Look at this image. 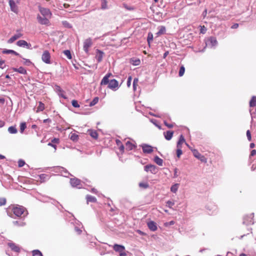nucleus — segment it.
Instances as JSON below:
<instances>
[{
  "label": "nucleus",
  "mask_w": 256,
  "mask_h": 256,
  "mask_svg": "<svg viewBox=\"0 0 256 256\" xmlns=\"http://www.w3.org/2000/svg\"><path fill=\"white\" fill-rule=\"evenodd\" d=\"M26 122H22L20 124V132L22 133L26 128Z\"/></svg>",
  "instance_id": "nucleus-41"
},
{
  "label": "nucleus",
  "mask_w": 256,
  "mask_h": 256,
  "mask_svg": "<svg viewBox=\"0 0 256 256\" xmlns=\"http://www.w3.org/2000/svg\"><path fill=\"white\" fill-rule=\"evenodd\" d=\"M70 138L73 141H76L78 138V136L76 134L73 133L70 134Z\"/></svg>",
  "instance_id": "nucleus-38"
},
{
  "label": "nucleus",
  "mask_w": 256,
  "mask_h": 256,
  "mask_svg": "<svg viewBox=\"0 0 256 256\" xmlns=\"http://www.w3.org/2000/svg\"><path fill=\"white\" fill-rule=\"evenodd\" d=\"M256 106V96H253L250 102V106L254 107Z\"/></svg>",
  "instance_id": "nucleus-31"
},
{
  "label": "nucleus",
  "mask_w": 256,
  "mask_h": 256,
  "mask_svg": "<svg viewBox=\"0 0 256 256\" xmlns=\"http://www.w3.org/2000/svg\"><path fill=\"white\" fill-rule=\"evenodd\" d=\"M152 40H153V36H152V34L149 33L148 34V38H147L148 43L150 44V42H152Z\"/></svg>",
  "instance_id": "nucleus-48"
},
{
  "label": "nucleus",
  "mask_w": 256,
  "mask_h": 256,
  "mask_svg": "<svg viewBox=\"0 0 256 256\" xmlns=\"http://www.w3.org/2000/svg\"><path fill=\"white\" fill-rule=\"evenodd\" d=\"M116 144L118 146H120L119 148H120V152H123L124 150V146L122 144V142H120V140H116Z\"/></svg>",
  "instance_id": "nucleus-32"
},
{
  "label": "nucleus",
  "mask_w": 256,
  "mask_h": 256,
  "mask_svg": "<svg viewBox=\"0 0 256 256\" xmlns=\"http://www.w3.org/2000/svg\"><path fill=\"white\" fill-rule=\"evenodd\" d=\"M110 76V73H108V74H106L102 79L100 84L102 85H106L108 84V88H112V85L110 84V83H109V78Z\"/></svg>",
  "instance_id": "nucleus-7"
},
{
  "label": "nucleus",
  "mask_w": 256,
  "mask_h": 256,
  "mask_svg": "<svg viewBox=\"0 0 256 256\" xmlns=\"http://www.w3.org/2000/svg\"><path fill=\"white\" fill-rule=\"evenodd\" d=\"M72 106L74 108H79L80 107V105L78 104V101L76 100H72Z\"/></svg>",
  "instance_id": "nucleus-45"
},
{
  "label": "nucleus",
  "mask_w": 256,
  "mask_h": 256,
  "mask_svg": "<svg viewBox=\"0 0 256 256\" xmlns=\"http://www.w3.org/2000/svg\"><path fill=\"white\" fill-rule=\"evenodd\" d=\"M13 223L14 225H16L18 226H23L25 224L24 222H22L20 223L19 222H18V221L14 222Z\"/></svg>",
  "instance_id": "nucleus-52"
},
{
  "label": "nucleus",
  "mask_w": 256,
  "mask_h": 256,
  "mask_svg": "<svg viewBox=\"0 0 256 256\" xmlns=\"http://www.w3.org/2000/svg\"><path fill=\"white\" fill-rule=\"evenodd\" d=\"M4 66H5L4 61L0 60V68L3 69V68H4Z\"/></svg>",
  "instance_id": "nucleus-57"
},
{
  "label": "nucleus",
  "mask_w": 256,
  "mask_h": 256,
  "mask_svg": "<svg viewBox=\"0 0 256 256\" xmlns=\"http://www.w3.org/2000/svg\"><path fill=\"white\" fill-rule=\"evenodd\" d=\"M256 154V150H253L251 151L250 156H253Z\"/></svg>",
  "instance_id": "nucleus-60"
},
{
  "label": "nucleus",
  "mask_w": 256,
  "mask_h": 256,
  "mask_svg": "<svg viewBox=\"0 0 256 256\" xmlns=\"http://www.w3.org/2000/svg\"><path fill=\"white\" fill-rule=\"evenodd\" d=\"M130 62L134 66H138L140 64V60L139 58H132L130 59Z\"/></svg>",
  "instance_id": "nucleus-22"
},
{
  "label": "nucleus",
  "mask_w": 256,
  "mask_h": 256,
  "mask_svg": "<svg viewBox=\"0 0 256 256\" xmlns=\"http://www.w3.org/2000/svg\"><path fill=\"white\" fill-rule=\"evenodd\" d=\"M46 176H47L45 174H42L40 176V179L42 180V182L44 181V179L46 178Z\"/></svg>",
  "instance_id": "nucleus-59"
},
{
  "label": "nucleus",
  "mask_w": 256,
  "mask_h": 256,
  "mask_svg": "<svg viewBox=\"0 0 256 256\" xmlns=\"http://www.w3.org/2000/svg\"><path fill=\"white\" fill-rule=\"evenodd\" d=\"M185 142V139L182 135H180L177 142V148H182V144Z\"/></svg>",
  "instance_id": "nucleus-24"
},
{
  "label": "nucleus",
  "mask_w": 256,
  "mask_h": 256,
  "mask_svg": "<svg viewBox=\"0 0 256 256\" xmlns=\"http://www.w3.org/2000/svg\"><path fill=\"white\" fill-rule=\"evenodd\" d=\"M12 70L14 72H19L20 74H26V70L24 68H23L22 66H20L19 68H12Z\"/></svg>",
  "instance_id": "nucleus-20"
},
{
  "label": "nucleus",
  "mask_w": 256,
  "mask_h": 256,
  "mask_svg": "<svg viewBox=\"0 0 256 256\" xmlns=\"http://www.w3.org/2000/svg\"><path fill=\"white\" fill-rule=\"evenodd\" d=\"M119 87L118 82L115 79H113V90H116Z\"/></svg>",
  "instance_id": "nucleus-36"
},
{
  "label": "nucleus",
  "mask_w": 256,
  "mask_h": 256,
  "mask_svg": "<svg viewBox=\"0 0 256 256\" xmlns=\"http://www.w3.org/2000/svg\"><path fill=\"white\" fill-rule=\"evenodd\" d=\"M104 55V52L98 50H96V58L98 62L102 61Z\"/></svg>",
  "instance_id": "nucleus-18"
},
{
  "label": "nucleus",
  "mask_w": 256,
  "mask_h": 256,
  "mask_svg": "<svg viewBox=\"0 0 256 256\" xmlns=\"http://www.w3.org/2000/svg\"><path fill=\"white\" fill-rule=\"evenodd\" d=\"M101 2H102V4H101V8L102 9H106L107 8V6H106V0H101Z\"/></svg>",
  "instance_id": "nucleus-42"
},
{
  "label": "nucleus",
  "mask_w": 256,
  "mask_h": 256,
  "mask_svg": "<svg viewBox=\"0 0 256 256\" xmlns=\"http://www.w3.org/2000/svg\"><path fill=\"white\" fill-rule=\"evenodd\" d=\"M32 254L33 256H42V253L38 250H32Z\"/></svg>",
  "instance_id": "nucleus-35"
},
{
  "label": "nucleus",
  "mask_w": 256,
  "mask_h": 256,
  "mask_svg": "<svg viewBox=\"0 0 256 256\" xmlns=\"http://www.w3.org/2000/svg\"><path fill=\"white\" fill-rule=\"evenodd\" d=\"M138 78H135L134 80V82H133V88H134V90H136V86H138Z\"/></svg>",
  "instance_id": "nucleus-43"
},
{
  "label": "nucleus",
  "mask_w": 256,
  "mask_h": 256,
  "mask_svg": "<svg viewBox=\"0 0 256 256\" xmlns=\"http://www.w3.org/2000/svg\"><path fill=\"white\" fill-rule=\"evenodd\" d=\"M126 148L129 150H132L135 147L134 145L130 141H128L126 142Z\"/></svg>",
  "instance_id": "nucleus-29"
},
{
  "label": "nucleus",
  "mask_w": 256,
  "mask_h": 256,
  "mask_svg": "<svg viewBox=\"0 0 256 256\" xmlns=\"http://www.w3.org/2000/svg\"><path fill=\"white\" fill-rule=\"evenodd\" d=\"M207 44H210L211 46H214L218 44L216 38L214 37H210L207 41Z\"/></svg>",
  "instance_id": "nucleus-17"
},
{
  "label": "nucleus",
  "mask_w": 256,
  "mask_h": 256,
  "mask_svg": "<svg viewBox=\"0 0 256 256\" xmlns=\"http://www.w3.org/2000/svg\"><path fill=\"white\" fill-rule=\"evenodd\" d=\"M113 249L116 252H119V256H127L128 252H126L124 246L118 244H114L113 246Z\"/></svg>",
  "instance_id": "nucleus-2"
},
{
  "label": "nucleus",
  "mask_w": 256,
  "mask_h": 256,
  "mask_svg": "<svg viewBox=\"0 0 256 256\" xmlns=\"http://www.w3.org/2000/svg\"><path fill=\"white\" fill-rule=\"evenodd\" d=\"M6 200L5 198H0V206H2L6 204Z\"/></svg>",
  "instance_id": "nucleus-46"
},
{
  "label": "nucleus",
  "mask_w": 256,
  "mask_h": 256,
  "mask_svg": "<svg viewBox=\"0 0 256 256\" xmlns=\"http://www.w3.org/2000/svg\"><path fill=\"white\" fill-rule=\"evenodd\" d=\"M70 183L72 186H77L80 184V181L78 178H71Z\"/></svg>",
  "instance_id": "nucleus-21"
},
{
  "label": "nucleus",
  "mask_w": 256,
  "mask_h": 256,
  "mask_svg": "<svg viewBox=\"0 0 256 256\" xmlns=\"http://www.w3.org/2000/svg\"><path fill=\"white\" fill-rule=\"evenodd\" d=\"M164 134L165 138L168 140H170L172 139L173 136L174 132L172 131L168 130L166 132H164Z\"/></svg>",
  "instance_id": "nucleus-19"
},
{
  "label": "nucleus",
  "mask_w": 256,
  "mask_h": 256,
  "mask_svg": "<svg viewBox=\"0 0 256 256\" xmlns=\"http://www.w3.org/2000/svg\"><path fill=\"white\" fill-rule=\"evenodd\" d=\"M8 131L10 134H16L18 132L16 126H12L8 128Z\"/></svg>",
  "instance_id": "nucleus-33"
},
{
  "label": "nucleus",
  "mask_w": 256,
  "mask_h": 256,
  "mask_svg": "<svg viewBox=\"0 0 256 256\" xmlns=\"http://www.w3.org/2000/svg\"><path fill=\"white\" fill-rule=\"evenodd\" d=\"M42 59L46 64L50 63V55L48 50H44L42 54Z\"/></svg>",
  "instance_id": "nucleus-5"
},
{
  "label": "nucleus",
  "mask_w": 256,
  "mask_h": 256,
  "mask_svg": "<svg viewBox=\"0 0 256 256\" xmlns=\"http://www.w3.org/2000/svg\"><path fill=\"white\" fill-rule=\"evenodd\" d=\"M164 124L168 128H172L174 126V124H168L166 121H164Z\"/></svg>",
  "instance_id": "nucleus-54"
},
{
  "label": "nucleus",
  "mask_w": 256,
  "mask_h": 256,
  "mask_svg": "<svg viewBox=\"0 0 256 256\" xmlns=\"http://www.w3.org/2000/svg\"><path fill=\"white\" fill-rule=\"evenodd\" d=\"M38 104V106L37 110H36V112H38L40 111H43L45 108L44 104L42 102H40Z\"/></svg>",
  "instance_id": "nucleus-26"
},
{
  "label": "nucleus",
  "mask_w": 256,
  "mask_h": 256,
  "mask_svg": "<svg viewBox=\"0 0 256 256\" xmlns=\"http://www.w3.org/2000/svg\"><path fill=\"white\" fill-rule=\"evenodd\" d=\"M16 44L18 46L20 47H24L26 46L28 48H30V47L31 46L30 44L28 43L26 40H20L17 42Z\"/></svg>",
  "instance_id": "nucleus-15"
},
{
  "label": "nucleus",
  "mask_w": 256,
  "mask_h": 256,
  "mask_svg": "<svg viewBox=\"0 0 256 256\" xmlns=\"http://www.w3.org/2000/svg\"><path fill=\"white\" fill-rule=\"evenodd\" d=\"M139 186L141 188H146L148 187V184L146 183L140 182L139 184Z\"/></svg>",
  "instance_id": "nucleus-51"
},
{
  "label": "nucleus",
  "mask_w": 256,
  "mask_h": 256,
  "mask_svg": "<svg viewBox=\"0 0 256 256\" xmlns=\"http://www.w3.org/2000/svg\"><path fill=\"white\" fill-rule=\"evenodd\" d=\"M151 122L155 125L159 130H161L162 128L161 126L157 123V120H152Z\"/></svg>",
  "instance_id": "nucleus-44"
},
{
  "label": "nucleus",
  "mask_w": 256,
  "mask_h": 256,
  "mask_svg": "<svg viewBox=\"0 0 256 256\" xmlns=\"http://www.w3.org/2000/svg\"><path fill=\"white\" fill-rule=\"evenodd\" d=\"M147 225L148 228L152 232L156 231L158 228L156 224L154 221L148 222Z\"/></svg>",
  "instance_id": "nucleus-16"
},
{
  "label": "nucleus",
  "mask_w": 256,
  "mask_h": 256,
  "mask_svg": "<svg viewBox=\"0 0 256 256\" xmlns=\"http://www.w3.org/2000/svg\"><path fill=\"white\" fill-rule=\"evenodd\" d=\"M40 12L42 16L50 18L52 16V13L50 12V10L46 8H40Z\"/></svg>",
  "instance_id": "nucleus-8"
},
{
  "label": "nucleus",
  "mask_w": 256,
  "mask_h": 256,
  "mask_svg": "<svg viewBox=\"0 0 256 256\" xmlns=\"http://www.w3.org/2000/svg\"><path fill=\"white\" fill-rule=\"evenodd\" d=\"M90 136L95 138V139H96L98 138V133L96 132V131H90Z\"/></svg>",
  "instance_id": "nucleus-40"
},
{
  "label": "nucleus",
  "mask_w": 256,
  "mask_h": 256,
  "mask_svg": "<svg viewBox=\"0 0 256 256\" xmlns=\"http://www.w3.org/2000/svg\"><path fill=\"white\" fill-rule=\"evenodd\" d=\"M48 146H52L54 148L55 150H56V146L55 144H53L52 142H49L48 144Z\"/></svg>",
  "instance_id": "nucleus-62"
},
{
  "label": "nucleus",
  "mask_w": 256,
  "mask_h": 256,
  "mask_svg": "<svg viewBox=\"0 0 256 256\" xmlns=\"http://www.w3.org/2000/svg\"><path fill=\"white\" fill-rule=\"evenodd\" d=\"M132 77L129 76L127 80V86L128 87L130 86L131 84Z\"/></svg>",
  "instance_id": "nucleus-58"
},
{
  "label": "nucleus",
  "mask_w": 256,
  "mask_h": 256,
  "mask_svg": "<svg viewBox=\"0 0 256 256\" xmlns=\"http://www.w3.org/2000/svg\"><path fill=\"white\" fill-rule=\"evenodd\" d=\"M238 24H234L232 26L231 28L232 29H236L238 27Z\"/></svg>",
  "instance_id": "nucleus-61"
},
{
  "label": "nucleus",
  "mask_w": 256,
  "mask_h": 256,
  "mask_svg": "<svg viewBox=\"0 0 256 256\" xmlns=\"http://www.w3.org/2000/svg\"><path fill=\"white\" fill-rule=\"evenodd\" d=\"M7 244L8 246L10 248L12 251H14L16 252L19 253L22 250V248L20 246L14 242H8Z\"/></svg>",
  "instance_id": "nucleus-6"
},
{
  "label": "nucleus",
  "mask_w": 256,
  "mask_h": 256,
  "mask_svg": "<svg viewBox=\"0 0 256 256\" xmlns=\"http://www.w3.org/2000/svg\"><path fill=\"white\" fill-rule=\"evenodd\" d=\"M179 185V184H175L172 185L170 188V191L172 192L176 193L178 191Z\"/></svg>",
  "instance_id": "nucleus-30"
},
{
  "label": "nucleus",
  "mask_w": 256,
  "mask_h": 256,
  "mask_svg": "<svg viewBox=\"0 0 256 256\" xmlns=\"http://www.w3.org/2000/svg\"><path fill=\"white\" fill-rule=\"evenodd\" d=\"M2 53L4 54H14L15 56H20V54L18 53L17 52H15L14 50H4L2 51Z\"/></svg>",
  "instance_id": "nucleus-25"
},
{
  "label": "nucleus",
  "mask_w": 256,
  "mask_h": 256,
  "mask_svg": "<svg viewBox=\"0 0 256 256\" xmlns=\"http://www.w3.org/2000/svg\"><path fill=\"white\" fill-rule=\"evenodd\" d=\"M146 172H150L152 174H156L158 172V168L153 164H148L144 167Z\"/></svg>",
  "instance_id": "nucleus-4"
},
{
  "label": "nucleus",
  "mask_w": 256,
  "mask_h": 256,
  "mask_svg": "<svg viewBox=\"0 0 256 256\" xmlns=\"http://www.w3.org/2000/svg\"><path fill=\"white\" fill-rule=\"evenodd\" d=\"M142 151L145 154H150L153 152V148L152 146L147 144H143L141 146Z\"/></svg>",
  "instance_id": "nucleus-10"
},
{
  "label": "nucleus",
  "mask_w": 256,
  "mask_h": 256,
  "mask_svg": "<svg viewBox=\"0 0 256 256\" xmlns=\"http://www.w3.org/2000/svg\"><path fill=\"white\" fill-rule=\"evenodd\" d=\"M206 31V28L204 26H200V32L202 34H205Z\"/></svg>",
  "instance_id": "nucleus-55"
},
{
  "label": "nucleus",
  "mask_w": 256,
  "mask_h": 256,
  "mask_svg": "<svg viewBox=\"0 0 256 256\" xmlns=\"http://www.w3.org/2000/svg\"><path fill=\"white\" fill-rule=\"evenodd\" d=\"M9 209H10L14 214L17 217H20L24 213L26 210L24 206L18 205L10 206Z\"/></svg>",
  "instance_id": "nucleus-1"
},
{
  "label": "nucleus",
  "mask_w": 256,
  "mask_h": 256,
  "mask_svg": "<svg viewBox=\"0 0 256 256\" xmlns=\"http://www.w3.org/2000/svg\"><path fill=\"white\" fill-rule=\"evenodd\" d=\"M158 31L157 32V34L160 36L164 34L166 32V28L164 26H160L158 28Z\"/></svg>",
  "instance_id": "nucleus-27"
},
{
  "label": "nucleus",
  "mask_w": 256,
  "mask_h": 256,
  "mask_svg": "<svg viewBox=\"0 0 256 256\" xmlns=\"http://www.w3.org/2000/svg\"><path fill=\"white\" fill-rule=\"evenodd\" d=\"M9 5L10 10L14 13L17 14L18 11V7L14 0H9Z\"/></svg>",
  "instance_id": "nucleus-11"
},
{
  "label": "nucleus",
  "mask_w": 256,
  "mask_h": 256,
  "mask_svg": "<svg viewBox=\"0 0 256 256\" xmlns=\"http://www.w3.org/2000/svg\"><path fill=\"white\" fill-rule=\"evenodd\" d=\"M92 45V42L91 39L88 38L85 40L84 43V50L88 53V48Z\"/></svg>",
  "instance_id": "nucleus-12"
},
{
  "label": "nucleus",
  "mask_w": 256,
  "mask_h": 256,
  "mask_svg": "<svg viewBox=\"0 0 256 256\" xmlns=\"http://www.w3.org/2000/svg\"><path fill=\"white\" fill-rule=\"evenodd\" d=\"M184 72H185V68H184V66H181L180 68V70H179V72H178L179 76H182L184 75Z\"/></svg>",
  "instance_id": "nucleus-39"
},
{
  "label": "nucleus",
  "mask_w": 256,
  "mask_h": 256,
  "mask_svg": "<svg viewBox=\"0 0 256 256\" xmlns=\"http://www.w3.org/2000/svg\"><path fill=\"white\" fill-rule=\"evenodd\" d=\"M52 142L53 144H58L60 142V140L58 138H54L52 140Z\"/></svg>",
  "instance_id": "nucleus-56"
},
{
  "label": "nucleus",
  "mask_w": 256,
  "mask_h": 256,
  "mask_svg": "<svg viewBox=\"0 0 256 256\" xmlns=\"http://www.w3.org/2000/svg\"><path fill=\"white\" fill-rule=\"evenodd\" d=\"M178 148L176 150V155L178 158H180L182 154V150H181L182 148Z\"/></svg>",
  "instance_id": "nucleus-47"
},
{
  "label": "nucleus",
  "mask_w": 256,
  "mask_h": 256,
  "mask_svg": "<svg viewBox=\"0 0 256 256\" xmlns=\"http://www.w3.org/2000/svg\"><path fill=\"white\" fill-rule=\"evenodd\" d=\"M75 230L78 232V234H80V232H82V230L77 228H75Z\"/></svg>",
  "instance_id": "nucleus-64"
},
{
  "label": "nucleus",
  "mask_w": 256,
  "mask_h": 256,
  "mask_svg": "<svg viewBox=\"0 0 256 256\" xmlns=\"http://www.w3.org/2000/svg\"><path fill=\"white\" fill-rule=\"evenodd\" d=\"M22 34L20 33V32H18L16 34H14V36H12L8 40V44H12V42H14L15 40H18V38L22 37Z\"/></svg>",
  "instance_id": "nucleus-14"
},
{
  "label": "nucleus",
  "mask_w": 256,
  "mask_h": 256,
  "mask_svg": "<svg viewBox=\"0 0 256 256\" xmlns=\"http://www.w3.org/2000/svg\"><path fill=\"white\" fill-rule=\"evenodd\" d=\"M246 136L248 138V139L249 141H250L252 140V137H251V134L250 130H248L246 131Z\"/></svg>",
  "instance_id": "nucleus-53"
},
{
  "label": "nucleus",
  "mask_w": 256,
  "mask_h": 256,
  "mask_svg": "<svg viewBox=\"0 0 256 256\" xmlns=\"http://www.w3.org/2000/svg\"><path fill=\"white\" fill-rule=\"evenodd\" d=\"M254 214H252L250 216H246L244 217L243 223L246 225L252 224L254 222L252 221Z\"/></svg>",
  "instance_id": "nucleus-13"
},
{
  "label": "nucleus",
  "mask_w": 256,
  "mask_h": 256,
  "mask_svg": "<svg viewBox=\"0 0 256 256\" xmlns=\"http://www.w3.org/2000/svg\"><path fill=\"white\" fill-rule=\"evenodd\" d=\"M56 90L60 92H64L61 89L60 86H56Z\"/></svg>",
  "instance_id": "nucleus-63"
},
{
  "label": "nucleus",
  "mask_w": 256,
  "mask_h": 256,
  "mask_svg": "<svg viewBox=\"0 0 256 256\" xmlns=\"http://www.w3.org/2000/svg\"><path fill=\"white\" fill-rule=\"evenodd\" d=\"M37 20L40 24L50 26V24L49 18L46 16H42L40 14L37 16Z\"/></svg>",
  "instance_id": "nucleus-3"
},
{
  "label": "nucleus",
  "mask_w": 256,
  "mask_h": 256,
  "mask_svg": "<svg viewBox=\"0 0 256 256\" xmlns=\"http://www.w3.org/2000/svg\"><path fill=\"white\" fill-rule=\"evenodd\" d=\"M98 100H99V98L98 97L94 98L93 99V100L90 102V106H94L98 102Z\"/></svg>",
  "instance_id": "nucleus-37"
},
{
  "label": "nucleus",
  "mask_w": 256,
  "mask_h": 256,
  "mask_svg": "<svg viewBox=\"0 0 256 256\" xmlns=\"http://www.w3.org/2000/svg\"><path fill=\"white\" fill-rule=\"evenodd\" d=\"M63 52L68 59L71 60L72 58L70 52L69 50H65Z\"/></svg>",
  "instance_id": "nucleus-34"
},
{
  "label": "nucleus",
  "mask_w": 256,
  "mask_h": 256,
  "mask_svg": "<svg viewBox=\"0 0 256 256\" xmlns=\"http://www.w3.org/2000/svg\"><path fill=\"white\" fill-rule=\"evenodd\" d=\"M174 204V202L168 200L166 202V206L170 208H172Z\"/></svg>",
  "instance_id": "nucleus-49"
},
{
  "label": "nucleus",
  "mask_w": 256,
  "mask_h": 256,
  "mask_svg": "<svg viewBox=\"0 0 256 256\" xmlns=\"http://www.w3.org/2000/svg\"><path fill=\"white\" fill-rule=\"evenodd\" d=\"M25 164V162L22 160H20L18 161V166L20 168L23 166Z\"/></svg>",
  "instance_id": "nucleus-50"
},
{
  "label": "nucleus",
  "mask_w": 256,
  "mask_h": 256,
  "mask_svg": "<svg viewBox=\"0 0 256 256\" xmlns=\"http://www.w3.org/2000/svg\"><path fill=\"white\" fill-rule=\"evenodd\" d=\"M86 199L88 202H96V198L90 195L86 196Z\"/></svg>",
  "instance_id": "nucleus-28"
},
{
  "label": "nucleus",
  "mask_w": 256,
  "mask_h": 256,
  "mask_svg": "<svg viewBox=\"0 0 256 256\" xmlns=\"http://www.w3.org/2000/svg\"><path fill=\"white\" fill-rule=\"evenodd\" d=\"M192 152L194 156L200 161L204 162H206V158L204 156L202 155L197 150H194L192 151Z\"/></svg>",
  "instance_id": "nucleus-9"
},
{
  "label": "nucleus",
  "mask_w": 256,
  "mask_h": 256,
  "mask_svg": "<svg viewBox=\"0 0 256 256\" xmlns=\"http://www.w3.org/2000/svg\"><path fill=\"white\" fill-rule=\"evenodd\" d=\"M154 162L158 166H162L163 164V160L160 158L158 156H156L154 158Z\"/></svg>",
  "instance_id": "nucleus-23"
}]
</instances>
